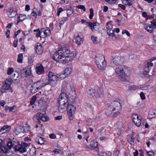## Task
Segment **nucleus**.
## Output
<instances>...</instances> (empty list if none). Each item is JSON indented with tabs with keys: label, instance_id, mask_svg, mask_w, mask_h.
I'll return each instance as SVG.
<instances>
[{
	"label": "nucleus",
	"instance_id": "nucleus-52",
	"mask_svg": "<svg viewBox=\"0 0 156 156\" xmlns=\"http://www.w3.org/2000/svg\"><path fill=\"white\" fill-rule=\"evenodd\" d=\"M140 98L142 100H144L145 98V96L143 92H141L140 94Z\"/></svg>",
	"mask_w": 156,
	"mask_h": 156
},
{
	"label": "nucleus",
	"instance_id": "nucleus-58",
	"mask_svg": "<svg viewBox=\"0 0 156 156\" xmlns=\"http://www.w3.org/2000/svg\"><path fill=\"white\" fill-rule=\"evenodd\" d=\"M12 81L13 83H15V84H18L20 82V80L19 79H14L12 80Z\"/></svg>",
	"mask_w": 156,
	"mask_h": 156
},
{
	"label": "nucleus",
	"instance_id": "nucleus-11",
	"mask_svg": "<svg viewBox=\"0 0 156 156\" xmlns=\"http://www.w3.org/2000/svg\"><path fill=\"white\" fill-rule=\"evenodd\" d=\"M68 99L66 94L65 92H62L59 96L58 101L59 104L66 105L68 104Z\"/></svg>",
	"mask_w": 156,
	"mask_h": 156
},
{
	"label": "nucleus",
	"instance_id": "nucleus-3",
	"mask_svg": "<svg viewBox=\"0 0 156 156\" xmlns=\"http://www.w3.org/2000/svg\"><path fill=\"white\" fill-rule=\"evenodd\" d=\"M16 143L14 141H9L7 143V146L9 148L11 149L12 147H14L15 150L16 151H19L21 153L26 152V148L29 146L30 144L22 142L21 144L16 145Z\"/></svg>",
	"mask_w": 156,
	"mask_h": 156
},
{
	"label": "nucleus",
	"instance_id": "nucleus-10",
	"mask_svg": "<svg viewBox=\"0 0 156 156\" xmlns=\"http://www.w3.org/2000/svg\"><path fill=\"white\" fill-rule=\"evenodd\" d=\"M151 23V24L146 23L144 25V28L150 33L152 32L154 28H156V19L154 18Z\"/></svg>",
	"mask_w": 156,
	"mask_h": 156
},
{
	"label": "nucleus",
	"instance_id": "nucleus-48",
	"mask_svg": "<svg viewBox=\"0 0 156 156\" xmlns=\"http://www.w3.org/2000/svg\"><path fill=\"white\" fill-rule=\"evenodd\" d=\"M36 150L35 149H31L30 150V154L32 156H35L36 155Z\"/></svg>",
	"mask_w": 156,
	"mask_h": 156
},
{
	"label": "nucleus",
	"instance_id": "nucleus-22",
	"mask_svg": "<svg viewBox=\"0 0 156 156\" xmlns=\"http://www.w3.org/2000/svg\"><path fill=\"white\" fill-rule=\"evenodd\" d=\"M25 131V129L22 126H17L14 130L15 133L18 135L21 133H23Z\"/></svg>",
	"mask_w": 156,
	"mask_h": 156
},
{
	"label": "nucleus",
	"instance_id": "nucleus-15",
	"mask_svg": "<svg viewBox=\"0 0 156 156\" xmlns=\"http://www.w3.org/2000/svg\"><path fill=\"white\" fill-rule=\"evenodd\" d=\"M70 87V82L69 81H64L62 83V91L65 92Z\"/></svg>",
	"mask_w": 156,
	"mask_h": 156
},
{
	"label": "nucleus",
	"instance_id": "nucleus-54",
	"mask_svg": "<svg viewBox=\"0 0 156 156\" xmlns=\"http://www.w3.org/2000/svg\"><path fill=\"white\" fill-rule=\"evenodd\" d=\"M49 137L51 139H55L56 138V136L55 134L54 133H51L49 135Z\"/></svg>",
	"mask_w": 156,
	"mask_h": 156
},
{
	"label": "nucleus",
	"instance_id": "nucleus-5",
	"mask_svg": "<svg viewBox=\"0 0 156 156\" xmlns=\"http://www.w3.org/2000/svg\"><path fill=\"white\" fill-rule=\"evenodd\" d=\"M95 60L98 67L101 70H105L106 67V62L105 61V58L101 54H97Z\"/></svg>",
	"mask_w": 156,
	"mask_h": 156
},
{
	"label": "nucleus",
	"instance_id": "nucleus-29",
	"mask_svg": "<svg viewBox=\"0 0 156 156\" xmlns=\"http://www.w3.org/2000/svg\"><path fill=\"white\" fill-rule=\"evenodd\" d=\"M113 112L114 113V111L112 110L111 107L109 105L105 111V113L106 115L108 116H110L112 114Z\"/></svg>",
	"mask_w": 156,
	"mask_h": 156
},
{
	"label": "nucleus",
	"instance_id": "nucleus-47",
	"mask_svg": "<svg viewBox=\"0 0 156 156\" xmlns=\"http://www.w3.org/2000/svg\"><path fill=\"white\" fill-rule=\"evenodd\" d=\"M76 7L79 9H82L84 11H85L86 10V9L83 5H78L76 6Z\"/></svg>",
	"mask_w": 156,
	"mask_h": 156
},
{
	"label": "nucleus",
	"instance_id": "nucleus-57",
	"mask_svg": "<svg viewBox=\"0 0 156 156\" xmlns=\"http://www.w3.org/2000/svg\"><path fill=\"white\" fill-rule=\"evenodd\" d=\"M67 16L68 17H69L71 15L72 12L70 10H68L67 11Z\"/></svg>",
	"mask_w": 156,
	"mask_h": 156
},
{
	"label": "nucleus",
	"instance_id": "nucleus-33",
	"mask_svg": "<svg viewBox=\"0 0 156 156\" xmlns=\"http://www.w3.org/2000/svg\"><path fill=\"white\" fill-rule=\"evenodd\" d=\"M122 3L126 5L129 6H131L132 5V1L131 0H121Z\"/></svg>",
	"mask_w": 156,
	"mask_h": 156
},
{
	"label": "nucleus",
	"instance_id": "nucleus-14",
	"mask_svg": "<svg viewBox=\"0 0 156 156\" xmlns=\"http://www.w3.org/2000/svg\"><path fill=\"white\" fill-rule=\"evenodd\" d=\"M48 77L50 81L48 83H46V84H50L51 82L57 81L58 79V77L55 75L54 73L50 71L48 74Z\"/></svg>",
	"mask_w": 156,
	"mask_h": 156
},
{
	"label": "nucleus",
	"instance_id": "nucleus-4",
	"mask_svg": "<svg viewBox=\"0 0 156 156\" xmlns=\"http://www.w3.org/2000/svg\"><path fill=\"white\" fill-rule=\"evenodd\" d=\"M154 59H150L145 62L142 66L144 73H146L149 76H151L154 73L153 70V62Z\"/></svg>",
	"mask_w": 156,
	"mask_h": 156
},
{
	"label": "nucleus",
	"instance_id": "nucleus-56",
	"mask_svg": "<svg viewBox=\"0 0 156 156\" xmlns=\"http://www.w3.org/2000/svg\"><path fill=\"white\" fill-rule=\"evenodd\" d=\"M67 76L66 75L64 74L63 73L60 75V78L61 79H63Z\"/></svg>",
	"mask_w": 156,
	"mask_h": 156
},
{
	"label": "nucleus",
	"instance_id": "nucleus-17",
	"mask_svg": "<svg viewBox=\"0 0 156 156\" xmlns=\"http://www.w3.org/2000/svg\"><path fill=\"white\" fill-rule=\"evenodd\" d=\"M9 149L7 145V146L2 144L0 143V150L1 153L2 154H7L9 153Z\"/></svg>",
	"mask_w": 156,
	"mask_h": 156
},
{
	"label": "nucleus",
	"instance_id": "nucleus-2",
	"mask_svg": "<svg viewBox=\"0 0 156 156\" xmlns=\"http://www.w3.org/2000/svg\"><path fill=\"white\" fill-rule=\"evenodd\" d=\"M130 69L126 66H120L115 69V72L119 75V78L122 81H127Z\"/></svg>",
	"mask_w": 156,
	"mask_h": 156
},
{
	"label": "nucleus",
	"instance_id": "nucleus-19",
	"mask_svg": "<svg viewBox=\"0 0 156 156\" xmlns=\"http://www.w3.org/2000/svg\"><path fill=\"white\" fill-rule=\"evenodd\" d=\"M123 61V59L119 57H115L113 59V62L116 66L122 64Z\"/></svg>",
	"mask_w": 156,
	"mask_h": 156
},
{
	"label": "nucleus",
	"instance_id": "nucleus-51",
	"mask_svg": "<svg viewBox=\"0 0 156 156\" xmlns=\"http://www.w3.org/2000/svg\"><path fill=\"white\" fill-rule=\"evenodd\" d=\"M122 34H126L129 37V36L130 35V33L129 32V31L128 30H123L122 31Z\"/></svg>",
	"mask_w": 156,
	"mask_h": 156
},
{
	"label": "nucleus",
	"instance_id": "nucleus-35",
	"mask_svg": "<svg viewBox=\"0 0 156 156\" xmlns=\"http://www.w3.org/2000/svg\"><path fill=\"white\" fill-rule=\"evenodd\" d=\"M34 32H37L36 33V37H40L42 38V34H41V33H42V31H41V30H40V29H37L34 30Z\"/></svg>",
	"mask_w": 156,
	"mask_h": 156
},
{
	"label": "nucleus",
	"instance_id": "nucleus-26",
	"mask_svg": "<svg viewBox=\"0 0 156 156\" xmlns=\"http://www.w3.org/2000/svg\"><path fill=\"white\" fill-rule=\"evenodd\" d=\"M17 14V12L15 10H14L12 9H9L8 15L9 17L13 18Z\"/></svg>",
	"mask_w": 156,
	"mask_h": 156
},
{
	"label": "nucleus",
	"instance_id": "nucleus-63",
	"mask_svg": "<svg viewBox=\"0 0 156 156\" xmlns=\"http://www.w3.org/2000/svg\"><path fill=\"white\" fill-rule=\"evenodd\" d=\"M17 42H18V40L16 41L15 40L13 42V46L16 48L17 47Z\"/></svg>",
	"mask_w": 156,
	"mask_h": 156
},
{
	"label": "nucleus",
	"instance_id": "nucleus-42",
	"mask_svg": "<svg viewBox=\"0 0 156 156\" xmlns=\"http://www.w3.org/2000/svg\"><path fill=\"white\" fill-rule=\"evenodd\" d=\"M90 14L89 16V18L91 20L93 18V16L94 15V10L93 9L91 8L90 9Z\"/></svg>",
	"mask_w": 156,
	"mask_h": 156
},
{
	"label": "nucleus",
	"instance_id": "nucleus-41",
	"mask_svg": "<svg viewBox=\"0 0 156 156\" xmlns=\"http://www.w3.org/2000/svg\"><path fill=\"white\" fill-rule=\"evenodd\" d=\"M72 93H73V94L72 96H71V94H70L69 97H70V98H71L73 100L72 102H74V101L75 99L76 98V94L75 92V91H73Z\"/></svg>",
	"mask_w": 156,
	"mask_h": 156
},
{
	"label": "nucleus",
	"instance_id": "nucleus-27",
	"mask_svg": "<svg viewBox=\"0 0 156 156\" xmlns=\"http://www.w3.org/2000/svg\"><path fill=\"white\" fill-rule=\"evenodd\" d=\"M10 90L12 92V88L10 86L8 85L5 83L3 86L2 88L1 89V92L2 93H4L6 92L7 90Z\"/></svg>",
	"mask_w": 156,
	"mask_h": 156
},
{
	"label": "nucleus",
	"instance_id": "nucleus-49",
	"mask_svg": "<svg viewBox=\"0 0 156 156\" xmlns=\"http://www.w3.org/2000/svg\"><path fill=\"white\" fill-rule=\"evenodd\" d=\"M28 62L29 64H31L34 61V57L32 56H30L28 58Z\"/></svg>",
	"mask_w": 156,
	"mask_h": 156
},
{
	"label": "nucleus",
	"instance_id": "nucleus-7",
	"mask_svg": "<svg viewBox=\"0 0 156 156\" xmlns=\"http://www.w3.org/2000/svg\"><path fill=\"white\" fill-rule=\"evenodd\" d=\"M111 107L112 110L115 112H114L113 115L114 116L116 117L120 114V111L121 108V106L120 103L118 101H114L112 103L109 105Z\"/></svg>",
	"mask_w": 156,
	"mask_h": 156
},
{
	"label": "nucleus",
	"instance_id": "nucleus-31",
	"mask_svg": "<svg viewBox=\"0 0 156 156\" xmlns=\"http://www.w3.org/2000/svg\"><path fill=\"white\" fill-rule=\"evenodd\" d=\"M23 70H24L25 74L26 77H27L30 75L31 74L30 68L29 67H26Z\"/></svg>",
	"mask_w": 156,
	"mask_h": 156
},
{
	"label": "nucleus",
	"instance_id": "nucleus-25",
	"mask_svg": "<svg viewBox=\"0 0 156 156\" xmlns=\"http://www.w3.org/2000/svg\"><path fill=\"white\" fill-rule=\"evenodd\" d=\"M35 141L38 144L41 145L43 144L45 142V139L40 136H37L35 138Z\"/></svg>",
	"mask_w": 156,
	"mask_h": 156
},
{
	"label": "nucleus",
	"instance_id": "nucleus-12",
	"mask_svg": "<svg viewBox=\"0 0 156 156\" xmlns=\"http://www.w3.org/2000/svg\"><path fill=\"white\" fill-rule=\"evenodd\" d=\"M86 25L89 27L93 32L98 30L100 27L99 24L97 22L94 23L87 22L86 23Z\"/></svg>",
	"mask_w": 156,
	"mask_h": 156
},
{
	"label": "nucleus",
	"instance_id": "nucleus-20",
	"mask_svg": "<svg viewBox=\"0 0 156 156\" xmlns=\"http://www.w3.org/2000/svg\"><path fill=\"white\" fill-rule=\"evenodd\" d=\"M35 69L36 73L38 75L42 74L44 72V67L42 65L37 66Z\"/></svg>",
	"mask_w": 156,
	"mask_h": 156
},
{
	"label": "nucleus",
	"instance_id": "nucleus-40",
	"mask_svg": "<svg viewBox=\"0 0 156 156\" xmlns=\"http://www.w3.org/2000/svg\"><path fill=\"white\" fill-rule=\"evenodd\" d=\"M91 38L93 43L94 44H96L98 43V42L97 40V37H95L94 36H92L91 37Z\"/></svg>",
	"mask_w": 156,
	"mask_h": 156
},
{
	"label": "nucleus",
	"instance_id": "nucleus-46",
	"mask_svg": "<svg viewBox=\"0 0 156 156\" xmlns=\"http://www.w3.org/2000/svg\"><path fill=\"white\" fill-rule=\"evenodd\" d=\"M12 83V80L10 78L6 80L5 81V84L10 86Z\"/></svg>",
	"mask_w": 156,
	"mask_h": 156
},
{
	"label": "nucleus",
	"instance_id": "nucleus-39",
	"mask_svg": "<svg viewBox=\"0 0 156 156\" xmlns=\"http://www.w3.org/2000/svg\"><path fill=\"white\" fill-rule=\"evenodd\" d=\"M36 99L37 98L35 96H33L30 101V104L31 105H33L35 102Z\"/></svg>",
	"mask_w": 156,
	"mask_h": 156
},
{
	"label": "nucleus",
	"instance_id": "nucleus-32",
	"mask_svg": "<svg viewBox=\"0 0 156 156\" xmlns=\"http://www.w3.org/2000/svg\"><path fill=\"white\" fill-rule=\"evenodd\" d=\"M30 90L31 93H34L37 92L39 90L36 86L33 84L30 87Z\"/></svg>",
	"mask_w": 156,
	"mask_h": 156
},
{
	"label": "nucleus",
	"instance_id": "nucleus-44",
	"mask_svg": "<svg viewBox=\"0 0 156 156\" xmlns=\"http://www.w3.org/2000/svg\"><path fill=\"white\" fill-rule=\"evenodd\" d=\"M25 124L26 126V128H25V131H24V132H28L30 131V126L28 125V122H26Z\"/></svg>",
	"mask_w": 156,
	"mask_h": 156
},
{
	"label": "nucleus",
	"instance_id": "nucleus-36",
	"mask_svg": "<svg viewBox=\"0 0 156 156\" xmlns=\"http://www.w3.org/2000/svg\"><path fill=\"white\" fill-rule=\"evenodd\" d=\"M107 34L110 36L114 37L115 35L114 32L113 30L111 29V27L107 30Z\"/></svg>",
	"mask_w": 156,
	"mask_h": 156
},
{
	"label": "nucleus",
	"instance_id": "nucleus-50",
	"mask_svg": "<svg viewBox=\"0 0 156 156\" xmlns=\"http://www.w3.org/2000/svg\"><path fill=\"white\" fill-rule=\"evenodd\" d=\"M63 11V9L62 8H60L57 10V15L59 16L60 13Z\"/></svg>",
	"mask_w": 156,
	"mask_h": 156
},
{
	"label": "nucleus",
	"instance_id": "nucleus-24",
	"mask_svg": "<svg viewBox=\"0 0 156 156\" xmlns=\"http://www.w3.org/2000/svg\"><path fill=\"white\" fill-rule=\"evenodd\" d=\"M83 39L80 36H75L73 41L78 45H80L83 42Z\"/></svg>",
	"mask_w": 156,
	"mask_h": 156
},
{
	"label": "nucleus",
	"instance_id": "nucleus-21",
	"mask_svg": "<svg viewBox=\"0 0 156 156\" xmlns=\"http://www.w3.org/2000/svg\"><path fill=\"white\" fill-rule=\"evenodd\" d=\"M36 52L38 55H41L43 51V48L40 44H37L35 45Z\"/></svg>",
	"mask_w": 156,
	"mask_h": 156
},
{
	"label": "nucleus",
	"instance_id": "nucleus-61",
	"mask_svg": "<svg viewBox=\"0 0 156 156\" xmlns=\"http://www.w3.org/2000/svg\"><path fill=\"white\" fill-rule=\"evenodd\" d=\"M149 156H154V153L153 151H149L147 152Z\"/></svg>",
	"mask_w": 156,
	"mask_h": 156
},
{
	"label": "nucleus",
	"instance_id": "nucleus-64",
	"mask_svg": "<svg viewBox=\"0 0 156 156\" xmlns=\"http://www.w3.org/2000/svg\"><path fill=\"white\" fill-rule=\"evenodd\" d=\"M30 10V6L28 5H26L25 10L26 11H29Z\"/></svg>",
	"mask_w": 156,
	"mask_h": 156
},
{
	"label": "nucleus",
	"instance_id": "nucleus-23",
	"mask_svg": "<svg viewBox=\"0 0 156 156\" xmlns=\"http://www.w3.org/2000/svg\"><path fill=\"white\" fill-rule=\"evenodd\" d=\"M33 84L36 86L38 90L40 89L43 86L46 85V84L44 83V82L42 80L38 81L33 83Z\"/></svg>",
	"mask_w": 156,
	"mask_h": 156
},
{
	"label": "nucleus",
	"instance_id": "nucleus-34",
	"mask_svg": "<svg viewBox=\"0 0 156 156\" xmlns=\"http://www.w3.org/2000/svg\"><path fill=\"white\" fill-rule=\"evenodd\" d=\"M127 138L128 140L129 143L133 145L134 144V141L135 140V139L133 137L131 136H127Z\"/></svg>",
	"mask_w": 156,
	"mask_h": 156
},
{
	"label": "nucleus",
	"instance_id": "nucleus-18",
	"mask_svg": "<svg viewBox=\"0 0 156 156\" xmlns=\"http://www.w3.org/2000/svg\"><path fill=\"white\" fill-rule=\"evenodd\" d=\"M41 31H42V33H43L44 34V35H42V38H45L51 34V30L48 27L41 28Z\"/></svg>",
	"mask_w": 156,
	"mask_h": 156
},
{
	"label": "nucleus",
	"instance_id": "nucleus-45",
	"mask_svg": "<svg viewBox=\"0 0 156 156\" xmlns=\"http://www.w3.org/2000/svg\"><path fill=\"white\" fill-rule=\"evenodd\" d=\"M14 70L12 68H9L8 69L7 74L8 75H10L13 72Z\"/></svg>",
	"mask_w": 156,
	"mask_h": 156
},
{
	"label": "nucleus",
	"instance_id": "nucleus-16",
	"mask_svg": "<svg viewBox=\"0 0 156 156\" xmlns=\"http://www.w3.org/2000/svg\"><path fill=\"white\" fill-rule=\"evenodd\" d=\"M11 129V127L10 126L5 125L2 126L0 130V134H3L9 132Z\"/></svg>",
	"mask_w": 156,
	"mask_h": 156
},
{
	"label": "nucleus",
	"instance_id": "nucleus-53",
	"mask_svg": "<svg viewBox=\"0 0 156 156\" xmlns=\"http://www.w3.org/2000/svg\"><path fill=\"white\" fill-rule=\"evenodd\" d=\"M150 87L149 85H147L145 87H141V89L143 90H146L150 88Z\"/></svg>",
	"mask_w": 156,
	"mask_h": 156
},
{
	"label": "nucleus",
	"instance_id": "nucleus-28",
	"mask_svg": "<svg viewBox=\"0 0 156 156\" xmlns=\"http://www.w3.org/2000/svg\"><path fill=\"white\" fill-rule=\"evenodd\" d=\"M58 110L59 112L61 113L63 112L67 108V106L66 105H61L59 104Z\"/></svg>",
	"mask_w": 156,
	"mask_h": 156
},
{
	"label": "nucleus",
	"instance_id": "nucleus-55",
	"mask_svg": "<svg viewBox=\"0 0 156 156\" xmlns=\"http://www.w3.org/2000/svg\"><path fill=\"white\" fill-rule=\"evenodd\" d=\"M119 7L121 9H122L123 10H125L126 9V6L125 5H122L121 4H119L118 5Z\"/></svg>",
	"mask_w": 156,
	"mask_h": 156
},
{
	"label": "nucleus",
	"instance_id": "nucleus-30",
	"mask_svg": "<svg viewBox=\"0 0 156 156\" xmlns=\"http://www.w3.org/2000/svg\"><path fill=\"white\" fill-rule=\"evenodd\" d=\"M72 69L71 67L66 68L64 71V74L68 76L72 72Z\"/></svg>",
	"mask_w": 156,
	"mask_h": 156
},
{
	"label": "nucleus",
	"instance_id": "nucleus-9",
	"mask_svg": "<svg viewBox=\"0 0 156 156\" xmlns=\"http://www.w3.org/2000/svg\"><path fill=\"white\" fill-rule=\"evenodd\" d=\"M68 109L67 113L69 120H72L73 118V115L76 111V107L73 105L69 103L67 105Z\"/></svg>",
	"mask_w": 156,
	"mask_h": 156
},
{
	"label": "nucleus",
	"instance_id": "nucleus-38",
	"mask_svg": "<svg viewBox=\"0 0 156 156\" xmlns=\"http://www.w3.org/2000/svg\"><path fill=\"white\" fill-rule=\"evenodd\" d=\"M23 59V55L22 53H20L18 55L17 61L18 63L22 62Z\"/></svg>",
	"mask_w": 156,
	"mask_h": 156
},
{
	"label": "nucleus",
	"instance_id": "nucleus-37",
	"mask_svg": "<svg viewBox=\"0 0 156 156\" xmlns=\"http://www.w3.org/2000/svg\"><path fill=\"white\" fill-rule=\"evenodd\" d=\"M53 152L56 154H63L62 151L61 150L55 149L53 151Z\"/></svg>",
	"mask_w": 156,
	"mask_h": 156
},
{
	"label": "nucleus",
	"instance_id": "nucleus-8",
	"mask_svg": "<svg viewBox=\"0 0 156 156\" xmlns=\"http://www.w3.org/2000/svg\"><path fill=\"white\" fill-rule=\"evenodd\" d=\"M48 118L43 113H37L36 115L33 117V120L38 124L40 123V120L44 122L47 121Z\"/></svg>",
	"mask_w": 156,
	"mask_h": 156
},
{
	"label": "nucleus",
	"instance_id": "nucleus-1",
	"mask_svg": "<svg viewBox=\"0 0 156 156\" xmlns=\"http://www.w3.org/2000/svg\"><path fill=\"white\" fill-rule=\"evenodd\" d=\"M76 55L73 52H70L69 46L62 47L52 55V58L60 63H68L74 58Z\"/></svg>",
	"mask_w": 156,
	"mask_h": 156
},
{
	"label": "nucleus",
	"instance_id": "nucleus-60",
	"mask_svg": "<svg viewBox=\"0 0 156 156\" xmlns=\"http://www.w3.org/2000/svg\"><path fill=\"white\" fill-rule=\"evenodd\" d=\"M10 30H7L6 33V36L7 38H9L10 36Z\"/></svg>",
	"mask_w": 156,
	"mask_h": 156
},
{
	"label": "nucleus",
	"instance_id": "nucleus-59",
	"mask_svg": "<svg viewBox=\"0 0 156 156\" xmlns=\"http://www.w3.org/2000/svg\"><path fill=\"white\" fill-rule=\"evenodd\" d=\"M21 32V30H18L17 32H16L14 33V37H16L17 35H18Z\"/></svg>",
	"mask_w": 156,
	"mask_h": 156
},
{
	"label": "nucleus",
	"instance_id": "nucleus-43",
	"mask_svg": "<svg viewBox=\"0 0 156 156\" xmlns=\"http://www.w3.org/2000/svg\"><path fill=\"white\" fill-rule=\"evenodd\" d=\"M19 18L20 21H21L23 20L26 19V15H25L20 14L19 16Z\"/></svg>",
	"mask_w": 156,
	"mask_h": 156
},
{
	"label": "nucleus",
	"instance_id": "nucleus-6",
	"mask_svg": "<svg viewBox=\"0 0 156 156\" xmlns=\"http://www.w3.org/2000/svg\"><path fill=\"white\" fill-rule=\"evenodd\" d=\"M103 94V90L102 88H98L95 89H91L89 90L88 97L90 98L95 99L101 97Z\"/></svg>",
	"mask_w": 156,
	"mask_h": 156
},
{
	"label": "nucleus",
	"instance_id": "nucleus-13",
	"mask_svg": "<svg viewBox=\"0 0 156 156\" xmlns=\"http://www.w3.org/2000/svg\"><path fill=\"white\" fill-rule=\"evenodd\" d=\"M132 119L133 123L137 126H140L141 124V117L136 114L133 115Z\"/></svg>",
	"mask_w": 156,
	"mask_h": 156
},
{
	"label": "nucleus",
	"instance_id": "nucleus-62",
	"mask_svg": "<svg viewBox=\"0 0 156 156\" xmlns=\"http://www.w3.org/2000/svg\"><path fill=\"white\" fill-rule=\"evenodd\" d=\"M142 16L145 18H147V14L145 12H142Z\"/></svg>",
	"mask_w": 156,
	"mask_h": 156
}]
</instances>
